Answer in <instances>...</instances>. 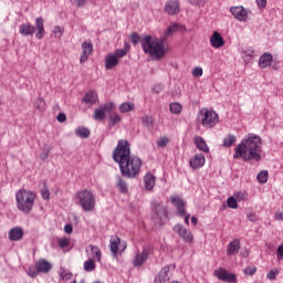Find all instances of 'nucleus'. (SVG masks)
<instances>
[{
    "label": "nucleus",
    "mask_w": 283,
    "mask_h": 283,
    "mask_svg": "<svg viewBox=\"0 0 283 283\" xmlns=\"http://www.w3.org/2000/svg\"><path fill=\"white\" fill-rule=\"evenodd\" d=\"M275 219L276 220H283V212H276L275 213Z\"/></svg>",
    "instance_id": "61"
},
{
    "label": "nucleus",
    "mask_w": 283,
    "mask_h": 283,
    "mask_svg": "<svg viewBox=\"0 0 283 283\" xmlns=\"http://www.w3.org/2000/svg\"><path fill=\"white\" fill-rule=\"evenodd\" d=\"M90 1L94 3V0H75V6L77 8H83V6H85V3H90Z\"/></svg>",
    "instance_id": "50"
},
{
    "label": "nucleus",
    "mask_w": 283,
    "mask_h": 283,
    "mask_svg": "<svg viewBox=\"0 0 283 283\" xmlns=\"http://www.w3.org/2000/svg\"><path fill=\"white\" fill-rule=\"evenodd\" d=\"M192 76H195V78H200V76H202V67L197 66L192 70Z\"/></svg>",
    "instance_id": "49"
},
{
    "label": "nucleus",
    "mask_w": 283,
    "mask_h": 283,
    "mask_svg": "<svg viewBox=\"0 0 283 283\" xmlns=\"http://www.w3.org/2000/svg\"><path fill=\"white\" fill-rule=\"evenodd\" d=\"M240 252V239H234L228 244V255H235Z\"/></svg>",
    "instance_id": "28"
},
{
    "label": "nucleus",
    "mask_w": 283,
    "mask_h": 283,
    "mask_svg": "<svg viewBox=\"0 0 283 283\" xmlns=\"http://www.w3.org/2000/svg\"><path fill=\"white\" fill-rule=\"evenodd\" d=\"M41 197H42L43 200H50V190L48 188H44L41 191Z\"/></svg>",
    "instance_id": "51"
},
{
    "label": "nucleus",
    "mask_w": 283,
    "mask_h": 283,
    "mask_svg": "<svg viewBox=\"0 0 283 283\" xmlns=\"http://www.w3.org/2000/svg\"><path fill=\"white\" fill-rule=\"evenodd\" d=\"M271 63H273V54L263 53L259 59V66L261 70H266V67H271Z\"/></svg>",
    "instance_id": "23"
},
{
    "label": "nucleus",
    "mask_w": 283,
    "mask_h": 283,
    "mask_svg": "<svg viewBox=\"0 0 283 283\" xmlns=\"http://www.w3.org/2000/svg\"><path fill=\"white\" fill-rule=\"evenodd\" d=\"M243 273L244 275H255V273H258V268L255 266H247L244 270H243Z\"/></svg>",
    "instance_id": "46"
},
{
    "label": "nucleus",
    "mask_w": 283,
    "mask_h": 283,
    "mask_svg": "<svg viewBox=\"0 0 283 283\" xmlns=\"http://www.w3.org/2000/svg\"><path fill=\"white\" fill-rule=\"evenodd\" d=\"M169 271H176V265L164 266L155 277V283H166L169 280Z\"/></svg>",
    "instance_id": "17"
},
{
    "label": "nucleus",
    "mask_w": 283,
    "mask_h": 283,
    "mask_svg": "<svg viewBox=\"0 0 283 283\" xmlns=\"http://www.w3.org/2000/svg\"><path fill=\"white\" fill-rule=\"evenodd\" d=\"M237 138L235 135L229 134L224 139H223V147H232L233 144L235 143Z\"/></svg>",
    "instance_id": "39"
},
{
    "label": "nucleus",
    "mask_w": 283,
    "mask_h": 283,
    "mask_svg": "<svg viewBox=\"0 0 283 283\" xmlns=\"http://www.w3.org/2000/svg\"><path fill=\"white\" fill-rule=\"evenodd\" d=\"M153 218L157 224H163L167 220L168 212L165 205L158 202L153 203Z\"/></svg>",
    "instance_id": "11"
},
{
    "label": "nucleus",
    "mask_w": 283,
    "mask_h": 283,
    "mask_svg": "<svg viewBox=\"0 0 283 283\" xmlns=\"http://www.w3.org/2000/svg\"><path fill=\"white\" fill-rule=\"evenodd\" d=\"M57 123H65L67 120V116H65V113H59L56 116Z\"/></svg>",
    "instance_id": "52"
},
{
    "label": "nucleus",
    "mask_w": 283,
    "mask_h": 283,
    "mask_svg": "<svg viewBox=\"0 0 283 283\" xmlns=\"http://www.w3.org/2000/svg\"><path fill=\"white\" fill-rule=\"evenodd\" d=\"M35 269L38 273H49L52 270V264L42 259L35 263Z\"/></svg>",
    "instance_id": "26"
},
{
    "label": "nucleus",
    "mask_w": 283,
    "mask_h": 283,
    "mask_svg": "<svg viewBox=\"0 0 283 283\" xmlns=\"http://www.w3.org/2000/svg\"><path fill=\"white\" fill-rule=\"evenodd\" d=\"M220 123V116L218 113L213 112V125H218Z\"/></svg>",
    "instance_id": "57"
},
{
    "label": "nucleus",
    "mask_w": 283,
    "mask_h": 283,
    "mask_svg": "<svg viewBox=\"0 0 283 283\" xmlns=\"http://www.w3.org/2000/svg\"><path fill=\"white\" fill-rule=\"evenodd\" d=\"M19 32L22 36H30L35 33V39L41 41L45 36V27H43V18L35 19V27L30 23H23L19 27Z\"/></svg>",
    "instance_id": "7"
},
{
    "label": "nucleus",
    "mask_w": 283,
    "mask_h": 283,
    "mask_svg": "<svg viewBox=\"0 0 283 283\" xmlns=\"http://www.w3.org/2000/svg\"><path fill=\"white\" fill-rule=\"evenodd\" d=\"M86 253H88L90 260L101 263V258H103V253L101 252V249L98 247L90 244Z\"/></svg>",
    "instance_id": "21"
},
{
    "label": "nucleus",
    "mask_w": 283,
    "mask_h": 283,
    "mask_svg": "<svg viewBox=\"0 0 283 283\" xmlns=\"http://www.w3.org/2000/svg\"><path fill=\"white\" fill-rule=\"evenodd\" d=\"M65 32L64 28H61L59 25L54 27L52 33L54 34L55 39H61Z\"/></svg>",
    "instance_id": "44"
},
{
    "label": "nucleus",
    "mask_w": 283,
    "mask_h": 283,
    "mask_svg": "<svg viewBox=\"0 0 283 283\" xmlns=\"http://www.w3.org/2000/svg\"><path fill=\"white\" fill-rule=\"evenodd\" d=\"M213 275L220 280V282L238 283V275L219 268L213 272Z\"/></svg>",
    "instance_id": "12"
},
{
    "label": "nucleus",
    "mask_w": 283,
    "mask_h": 283,
    "mask_svg": "<svg viewBox=\"0 0 283 283\" xmlns=\"http://www.w3.org/2000/svg\"><path fill=\"white\" fill-rule=\"evenodd\" d=\"M33 107L34 109H38V112H45V99H43L42 97H38L33 101Z\"/></svg>",
    "instance_id": "32"
},
{
    "label": "nucleus",
    "mask_w": 283,
    "mask_h": 283,
    "mask_svg": "<svg viewBox=\"0 0 283 283\" xmlns=\"http://www.w3.org/2000/svg\"><path fill=\"white\" fill-rule=\"evenodd\" d=\"M98 102V94L96 92L91 91L85 94L83 97V103H86V105H94V103Z\"/></svg>",
    "instance_id": "29"
},
{
    "label": "nucleus",
    "mask_w": 283,
    "mask_h": 283,
    "mask_svg": "<svg viewBox=\"0 0 283 283\" xmlns=\"http://www.w3.org/2000/svg\"><path fill=\"white\" fill-rule=\"evenodd\" d=\"M75 136L78 138H90V128L80 126L75 129Z\"/></svg>",
    "instance_id": "33"
},
{
    "label": "nucleus",
    "mask_w": 283,
    "mask_h": 283,
    "mask_svg": "<svg viewBox=\"0 0 283 283\" xmlns=\"http://www.w3.org/2000/svg\"><path fill=\"white\" fill-rule=\"evenodd\" d=\"M172 231L187 244L193 242V233H191V230L187 229L185 226L177 223L172 227Z\"/></svg>",
    "instance_id": "10"
},
{
    "label": "nucleus",
    "mask_w": 283,
    "mask_h": 283,
    "mask_svg": "<svg viewBox=\"0 0 283 283\" xmlns=\"http://www.w3.org/2000/svg\"><path fill=\"white\" fill-rule=\"evenodd\" d=\"M132 46L129 43H124V49H117L113 53H108L105 55L104 59V66L105 70H115L120 65V59L127 56Z\"/></svg>",
    "instance_id": "6"
},
{
    "label": "nucleus",
    "mask_w": 283,
    "mask_h": 283,
    "mask_svg": "<svg viewBox=\"0 0 283 283\" xmlns=\"http://www.w3.org/2000/svg\"><path fill=\"white\" fill-rule=\"evenodd\" d=\"M70 244H71V241H70V238L67 237H62L57 240V245L60 247V249H67Z\"/></svg>",
    "instance_id": "41"
},
{
    "label": "nucleus",
    "mask_w": 283,
    "mask_h": 283,
    "mask_svg": "<svg viewBox=\"0 0 283 283\" xmlns=\"http://www.w3.org/2000/svg\"><path fill=\"white\" fill-rule=\"evenodd\" d=\"M187 30V27L174 22L171 23L165 31V39H168L169 35L174 34V32H185Z\"/></svg>",
    "instance_id": "24"
},
{
    "label": "nucleus",
    "mask_w": 283,
    "mask_h": 283,
    "mask_svg": "<svg viewBox=\"0 0 283 283\" xmlns=\"http://www.w3.org/2000/svg\"><path fill=\"white\" fill-rule=\"evenodd\" d=\"M123 247L122 251L127 249V243L123 242L120 243V238L118 237H112L109 240V249L114 255L118 254V247Z\"/></svg>",
    "instance_id": "20"
},
{
    "label": "nucleus",
    "mask_w": 283,
    "mask_h": 283,
    "mask_svg": "<svg viewBox=\"0 0 283 283\" xmlns=\"http://www.w3.org/2000/svg\"><path fill=\"white\" fill-rule=\"evenodd\" d=\"M201 0H188L191 6H200Z\"/></svg>",
    "instance_id": "60"
},
{
    "label": "nucleus",
    "mask_w": 283,
    "mask_h": 283,
    "mask_svg": "<svg viewBox=\"0 0 283 283\" xmlns=\"http://www.w3.org/2000/svg\"><path fill=\"white\" fill-rule=\"evenodd\" d=\"M113 160L118 164L119 171L125 178H136L143 169V160L132 156L129 142L119 139L113 151Z\"/></svg>",
    "instance_id": "1"
},
{
    "label": "nucleus",
    "mask_w": 283,
    "mask_h": 283,
    "mask_svg": "<svg viewBox=\"0 0 283 283\" xmlns=\"http://www.w3.org/2000/svg\"><path fill=\"white\" fill-rule=\"evenodd\" d=\"M142 49L145 54H149L151 59L160 61L165 56V41L158 38H151V35H146L142 40Z\"/></svg>",
    "instance_id": "4"
},
{
    "label": "nucleus",
    "mask_w": 283,
    "mask_h": 283,
    "mask_svg": "<svg viewBox=\"0 0 283 283\" xmlns=\"http://www.w3.org/2000/svg\"><path fill=\"white\" fill-rule=\"evenodd\" d=\"M259 8H266V0H256Z\"/></svg>",
    "instance_id": "58"
},
{
    "label": "nucleus",
    "mask_w": 283,
    "mask_h": 283,
    "mask_svg": "<svg viewBox=\"0 0 283 283\" xmlns=\"http://www.w3.org/2000/svg\"><path fill=\"white\" fill-rule=\"evenodd\" d=\"M136 105L132 102H124L118 106L120 114H129V112H134Z\"/></svg>",
    "instance_id": "30"
},
{
    "label": "nucleus",
    "mask_w": 283,
    "mask_h": 283,
    "mask_svg": "<svg viewBox=\"0 0 283 283\" xmlns=\"http://www.w3.org/2000/svg\"><path fill=\"white\" fill-rule=\"evenodd\" d=\"M116 187H117L118 191H120V193H127V191H128L127 181L123 180V178H120V177H117Z\"/></svg>",
    "instance_id": "36"
},
{
    "label": "nucleus",
    "mask_w": 283,
    "mask_h": 283,
    "mask_svg": "<svg viewBox=\"0 0 283 283\" xmlns=\"http://www.w3.org/2000/svg\"><path fill=\"white\" fill-rule=\"evenodd\" d=\"M9 240L11 242H19V240H23V228L14 227L9 230Z\"/></svg>",
    "instance_id": "22"
},
{
    "label": "nucleus",
    "mask_w": 283,
    "mask_h": 283,
    "mask_svg": "<svg viewBox=\"0 0 283 283\" xmlns=\"http://www.w3.org/2000/svg\"><path fill=\"white\" fill-rule=\"evenodd\" d=\"M191 222L196 227V224H198V218L191 217Z\"/></svg>",
    "instance_id": "63"
},
{
    "label": "nucleus",
    "mask_w": 283,
    "mask_h": 283,
    "mask_svg": "<svg viewBox=\"0 0 283 283\" xmlns=\"http://www.w3.org/2000/svg\"><path fill=\"white\" fill-rule=\"evenodd\" d=\"M222 46H224V38H222V35L218 31H214L213 32V48L216 50H218Z\"/></svg>",
    "instance_id": "31"
},
{
    "label": "nucleus",
    "mask_w": 283,
    "mask_h": 283,
    "mask_svg": "<svg viewBox=\"0 0 283 283\" xmlns=\"http://www.w3.org/2000/svg\"><path fill=\"white\" fill-rule=\"evenodd\" d=\"M116 109V104L114 102H107L104 104H101L98 108H96L93 113L94 120H105L107 118V114L111 112H114Z\"/></svg>",
    "instance_id": "9"
},
{
    "label": "nucleus",
    "mask_w": 283,
    "mask_h": 283,
    "mask_svg": "<svg viewBox=\"0 0 283 283\" xmlns=\"http://www.w3.org/2000/svg\"><path fill=\"white\" fill-rule=\"evenodd\" d=\"M210 45L213 46V35H210Z\"/></svg>",
    "instance_id": "64"
},
{
    "label": "nucleus",
    "mask_w": 283,
    "mask_h": 283,
    "mask_svg": "<svg viewBox=\"0 0 283 283\" xmlns=\"http://www.w3.org/2000/svg\"><path fill=\"white\" fill-rule=\"evenodd\" d=\"M205 163H207L205 155L196 154L192 158H190L189 166L191 169H200L201 167H205Z\"/></svg>",
    "instance_id": "19"
},
{
    "label": "nucleus",
    "mask_w": 283,
    "mask_h": 283,
    "mask_svg": "<svg viewBox=\"0 0 283 283\" xmlns=\"http://www.w3.org/2000/svg\"><path fill=\"white\" fill-rule=\"evenodd\" d=\"M248 220L250 222H258V217L255 216V213H248Z\"/></svg>",
    "instance_id": "55"
},
{
    "label": "nucleus",
    "mask_w": 283,
    "mask_h": 283,
    "mask_svg": "<svg viewBox=\"0 0 283 283\" xmlns=\"http://www.w3.org/2000/svg\"><path fill=\"white\" fill-rule=\"evenodd\" d=\"M27 275H29V277H36V275H39V272L36 271V268L30 266L27 270Z\"/></svg>",
    "instance_id": "48"
},
{
    "label": "nucleus",
    "mask_w": 283,
    "mask_h": 283,
    "mask_svg": "<svg viewBox=\"0 0 283 283\" xmlns=\"http://www.w3.org/2000/svg\"><path fill=\"white\" fill-rule=\"evenodd\" d=\"M276 273H279L277 271L275 272V271H270L268 274H266V277H268V280H275V277H276Z\"/></svg>",
    "instance_id": "54"
},
{
    "label": "nucleus",
    "mask_w": 283,
    "mask_h": 283,
    "mask_svg": "<svg viewBox=\"0 0 283 283\" xmlns=\"http://www.w3.org/2000/svg\"><path fill=\"white\" fill-rule=\"evenodd\" d=\"M233 158H242L243 160H255L256 163L262 159V138L258 135H249L243 139L234 149Z\"/></svg>",
    "instance_id": "2"
},
{
    "label": "nucleus",
    "mask_w": 283,
    "mask_h": 283,
    "mask_svg": "<svg viewBox=\"0 0 283 283\" xmlns=\"http://www.w3.org/2000/svg\"><path fill=\"white\" fill-rule=\"evenodd\" d=\"M227 207H229V209H238V201L234 197H229L227 199Z\"/></svg>",
    "instance_id": "45"
},
{
    "label": "nucleus",
    "mask_w": 283,
    "mask_h": 283,
    "mask_svg": "<svg viewBox=\"0 0 283 283\" xmlns=\"http://www.w3.org/2000/svg\"><path fill=\"white\" fill-rule=\"evenodd\" d=\"M83 269L84 271H86V273H92V271H96V261L88 259L84 262Z\"/></svg>",
    "instance_id": "34"
},
{
    "label": "nucleus",
    "mask_w": 283,
    "mask_h": 283,
    "mask_svg": "<svg viewBox=\"0 0 283 283\" xmlns=\"http://www.w3.org/2000/svg\"><path fill=\"white\" fill-rule=\"evenodd\" d=\"M130 41L132 43H138L140 41V35H138L137 33H133L130 36Z\"/></svg>",
    "instance_id": "53"
},
{
    "label": "nucleus",
    "mask_w": 283,
    "mask_h": 283,
    "mask_svg": "<svg viewBox=\"0 0 283 283\" xmlns=\"http://www.w3.org/2000/svg\"><path fill=\"white\" fill-rule=\"evenodd\" d=\"M234 200H235L237 202H242V201L247 200V192H242V191L237 192V193L234 195Z\"/></svg>",
    "instance_id": "47"
},
{
    "label": "nucleus",
    "mask_w": 283,
    "mask_h": 283,
    "mask_svg": "<svg viewBox=\"0 0 283 283\" xmlns=\"http://www.w3.org/2000/svg\"><path fill=\"white\" fill-rule=\"evenodd\" d=\"M74 229L72 228V224H65L64 226V233H67V234H70V233H72V231H73Z\"/></svg>",
    "instance_id": "56"
},
{
    "label": "nucleus",
    "mask_w": 283,
    "mask_h": 283,
    "mask_svg": "<svg viewBox=\"0 0 283 283\" xmlns=\"http://www.w3.org/2000/svg\"><path fill=\"white\" fill-rule=\"evenodd\" d=\"M36 202V192L22 188L15 192V206L21 213H32Z\"/></svg>",
    "instance_id": "3"
},
{
    "label": "nucleus",
    "mask_w": 283,
    "mask_h": 283,
    "mask_svg": "<svg viewBox=\"0 0 283 283\" xmlns=\"http://www.w3.org/2000/svg\"><path fill=\"white\" fill-rule=\"evenodd\" d=\"M169 111L171 114H180V112H182V105H180V103H171L169 105Z\"/></svg>",
    "instance_id": "43"
},
{
    "label": "nucleus",
    "mask_w": 283,
    "mask_h": 283,
    "mask_svg": "<svg viewBox=\"0 0 283 283\" xmlns=\"http://www.w3.org/2000/svg\"><path fill=\"white\" fill-rule=\"evenodd\" d=\"M189 218H191V214L185 216V220H184L185 224H189Z\"/></svg>",
    "instance_id": "62"
},
{
    "label": "nucleus",
    "mask_w": 283,
    "mask_h": 283,
    "mask_svg": "<svg viewBox=\"0 0 283 283\" xmlns=\"http://www.w3.org/2000/svg\"><path fill=\"white\" fill-rule=\"evenodd\" d=\"M230 12L238 21H247L249 19V12L242 6L230 8Z\"/></svg>",
    "instance_id": "18"
},
{
    "label": "nucleus",
    "mask_w": 283,
    "mask_h": 283,
    "mask_svg": "<svg viewBox=\"0 0 283 283\" xmlns=\"http://www.w3.org/2000/svg\"><path fill=\"white\" fill-rule=\"evenodd\" d=\"M197 120L203 125V127H213V113L207 108L200 109Z\"/></svg>",
    "instance_id": "13"
},
{
    "label": "nucleus",
    "mask_w": 283,
    "mask_h": 283,
    "mask_svg": "<svg viewBox=\"0 0 283 283\" xmlns=\"http://www.w3.org/2000/svg\"><path fill=\"white\" fill-rule=\"evenodd\" d=\"M73 275L74 274H72L70 272V270H65L64 268L60 269V277H61V280H63V282H67V281L72 280Z\"/></svg>",
    "instance_id": "37"
},
{
    "label": "nucleus",
    "mask_w": 283,
    "mask_h": 283,
    "mask_svg": "<svg viewBox=\"0 0 283 283\" xmlns=\"http://www.w3.org/2000/svg\"><path fill=\"white\" fill-rule=\"evenodd\" d=\"M170 202L174 207H176L177 209V214L182 218V216H187V203L185 202V200H182V198H180V196H171L170 197Z\"/></svg>",
    "instance_id": "15"
},
{
    "label": "nucleus",
    "mask_w": 283,
    "mask_h": 283,
    "mask_svg": "<svg viewBox=\"0 0 283 283\" xmlns=\"http://www.w3.org/2000/svg\"><path fill=\"white\" fill-rule=\"evenodd\" d=\"M164 12L169 17H176V14H180V1L167 0L164 7Z\"/></svg>",
    "instance_id": "14"
},
{
    "label": "nucleus",
    "mask_w": 283,
    "mask_h": 283,
    "mask_svg": "<svg viewBox=\"0 0 283 283\" xmlns=\"http://www.w3.org/2000/svg\"><path fill=\"white\" fill-rule=\"evenodd\" d=\"M81 48H82V53L80 56V63H85L92 55V52H94V45L90 41H84Z\"/></svg>",
    "instance_id": "16"
},
{
    "label": "nucleus",
    "mask_w": 283,
    "mask_h": 283,
    "mask_svg": "<svg viewBox=\"0 0 283 283\" xmlns=\"http://www.w3.org/2000/svg\"><path fill=\"white\" fill-rule=\"evenodd\" d=\"M123 120V117L118 115V113H113L108 116V125L109 127H114L115 125H118Z\"/></svg>",
    "instance_id": "35"
},
{
    "label": "nucleus",
    "mask_w": 283,
    "mask_h": 283,
    "mask_svg": "<svg viewBox=\"0 0 283 283\" xmlns=\"http://www.w3.org/2000/svg\"><path fill=\"white\" fill-rule=\"evenodd\" d=\"M277 258H283V245H280L276 251Z\"/></svg>",
    "instance_id": "59"
},
{
    "label": "nucleus",
    "mask_w": 283,
    "mask_h": 283,
    "mask_svg": "<svg viewBox=\"0 0 283 283\" xmlns=\"http://www.w3.org/2000/svg\"><path fill=\"white\" fill-rule=\"evenodd\" d=\"M154 253V248L145 244L142 250H137L133 256L132 264L135 269H140L149 260V255Z\"/></svg>",
    "instance_id": "8"
},
{
    "label": "nucleus",
    "mask_w": 283,
    "mask_h": 283,
    "mask_svg": "<svg viewBox=\"0 0 283 283\" xmlns=\"http://www.w3.org/2000/svg\"><path fill=\"white\" fill-rule=\"evenodd\" d=\"M142 123L144 127H154V117L145 115L142 117Z\"/></svg>",
    "instance_id": "42"
},
{
    "label": "nucleus",
    "mask_w": 283,
    "mask_h": 283,
    "mask_svg": "<svg viewBox=\"0 0 283 283\" xmlns=\"http://www.w3.org/2000/svg\"><path fill=\"white\" fill-rule=\"evenodd\" d=\"M144 187L146 191H151L156 187V177L151 172H147L144 176Z\"/></svg>",
    "instance_id": "25"
},
{
    "label": "nucleus",
    "mask_w": 283,
    "mask_h": 283,
    "mask_svg": "<svg viewBox=\"0 0 283 283\" xmlns=\"http://www.w3.org/2000/svg\"><path fill=\"white\" fill-rule=\"evenodd\" d=\"M195 145L197 149L203 151V154H209V146L207 145V142H205V138L200 136L195 137Z\"/></svg>",
    "instance_id": "27"
},
{
    "label": "nucleus",
    "mask_w": 283,
    "mask_h": 283,
    "mask_svg": "<svg viewBox=\"0 0 283 283\" xmlns=\"http://www.w3.org/2000/svg\"><path fill=\"white\" fill-rule=\"evenodd\" d=\"M258 181L261 184V185H264L268 182L269 180V170H262L258 174Z\"/></svg>",
    "instance_id": "38"
},
{
    "label": "nucleus",
    "mask_w": 283,
    "mask_h": 283,
    "mask_svg": "<svg viewBox=\"0 0 283 283\" xmlns=\"http://www.w3.org/2000/svg\"><path fill=\"white\" fill-rule=\"evenodd\" d=\"M75 200L83 211L92 213L96 209V196L90 190H80L75 195Z\"/></svg>",
    "instance_id": "5"
},
{
    "label": "nucleus",
    "mask_w": 283,
    "mask_h": 283,
    "mask_svg": "<svg viewBox=\"0 0 283 283\" xmlns=\"http://www.w3.org/2000/svg\"><path fill=\"white\" fill-rule=\"evenodd\" d=\"M168 143H170L169 137L161 136L157 139L156 145L159 147V149H165L167 147Z\"/></svg>",
    "instance_id": "40"
}]
</instances>
